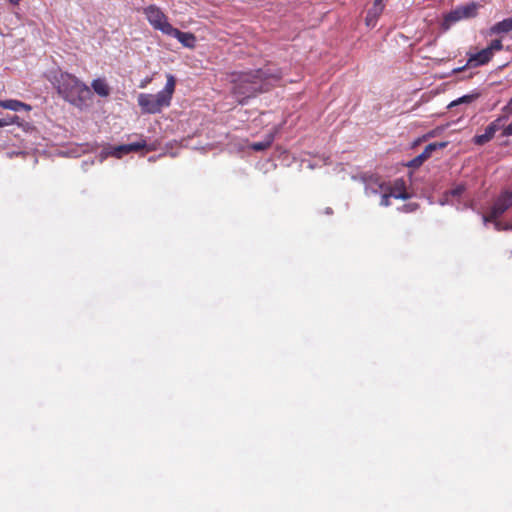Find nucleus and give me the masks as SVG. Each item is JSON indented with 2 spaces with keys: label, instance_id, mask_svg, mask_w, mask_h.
Listing matches in <instances>:
<instances>
[{
  "label": "nucleus",
  "instance_id": "1",
  "mask_svg": "<svg viewBox=\"0 0 512 512\" xmlns=\"http://www.w3.org/2000/svg\"><path fill=\"white\" fill-rule=\"evenodd\" d=\"M279 79L278 75L270 74L263 69L243 72L233 80L232 93L238 103L244 104L247 99L254 97L257 93L268 91L270 86Z\"/></svg>",
  "mask_w": 512,
  "mask_h": 512
},
{
  "label": "nucleus",
  "instance_id": "2",
  "mask_svg": "<svg viewBox=\"0 0 512 512\" xmlns=\"http://www.w3.org/2000/svg\"><path fill=\"white\" fill-rule=\"evenodd\" d=\"M53 85L59 96L79 109L88 107L92 101L91 89L70 73L60 72L55 76Z\"/></svg>",
  "mask_w": 512,
  "mask_h": 512
},
{
  "label": "nucleus",
  "instance_id": "3",
  "mask_svg": "<svg viewBox=\"0 0 512 512\" xmlns=\"http://www.w3.org/2000/svg\"><path fill=\"white\" fill-rule=\"evenodd\" d=\"M166 78L165 87L157 94L140 93L138 95L137 103L142 113L158 114L163 108H167L171 105L176 87V79L172 74H167Z\"/></svg>",
  "mask_w": 512,
  "mask_h": 512
},
{
  "label": "nucleus",
  "instance_id": "4",
  "mask_svg": "<svg viewBox=\"0 0 512 512\" xmlns=\"http://www.w3.org/2000/svg\"><path fill=\"white\" fill-rule=\"evenodd\" d=\"M502 49V41L500 39H494L486 48L477 53L471 54L467 60L466 66L478 67L485 65L491 61L495 52L501 51Z\"/></svg>",
  "mask_w": 512,
  "mask_h": 512
},
{
  "label": "nucleus",
  "instance_id": "5",
  "mask_svg": "<svg viewBox=\"0 0 512 512\" xmlns=\"http://www.w3.org/2000/svg\"><path fill=\"white\" fill-rule=\"evenodd\" d=\"M144 14L150 25L161 31L163 34H168L173 26L169 23L167 16L156 5H149L144 9Z\"/></svg>",
  "mask_w": 512,
  "mask_h": 512
},
{
  "label": "nucleus",
  "instance_id": "6",
  "mask_svg": "<svg viewBox=\"0 0 512 512\" xmlns=\"http://www.w3.org/2000/svg\"><path fill=\"white\" fill-rule=\"evenodd\" d=\"M512 207V191L502 192L495 200L485 221H494L498 219L505 211Z\"/></svg>",
  "mask_w": 512,
  "mask_h": 512
},
{
  "label": "nucleus",
  "instance_id": "7",
  "mask_svg": "<svg viewBox=\"0 0 512 512\" xmlns=\"http://www.w3.org/2000/svg\"><path fill=\"white\" fill-rule=\"evenodd\" d=\"M147 147V143L144 139H141L138 142L130 143V144H123L116 147L110 148L107 155L121 158L123 155L129 154L131 152H138L142 149H145Z\"/></svg>",
  "mask_w": 512,
  "mask_h": 512
},
{
  "label": "nucleus",
  "instance_id": "8",
  "mask_svg": "<svg viewBox=\"0 0 512 512\" xmlns=\"http://www.w3.org/2000/svg\"><path fill=\"white\" fill-rule=\"evenodd\" d=\"M167 35L176 38L184 47H195L196 37L193 33L182 32L179 29L173 27L172 29H170V32Z\"/></svg>",
  "mask_w": 512,
  "mask_h": 512
},
{
  "label": "nucleus",
  "instance_id": "9",
  "mask_svg": "<svg viewBox=\"0 0 512 512\" xmlns=\"http://www.w3.org/2000/svg\"><path fill=\"white\" fill-rule=\"evenodd\" d=\"M498 130V126L495 122L490 123L483 134H477L473 138V142L476 145H484L488 143L491 139H493L495 133Z\"/></svg>",
  "mask_w": 512,
  "mask_h": 512
},
{
  "label": "nucleus",
  "instance_id": "10",
  "mask_svg": "<svg viewBox=\"0 0 512 512\" xmlns=\"http://www.w3.org/2000/svg\"><path fill=\"white\" fill-rule=\"evenodd\" d=\"M510 31H512V16L495 23L493 26L489 28L487 34L489 36H492L497 34L509 33Z\"/></svg>",
  "mask_w": 512,
  "mask_h": 512
},
{
  "label": "nucleus",
  "instance_id": "11",
  "mask_svg": "<svg viewBox=\"0 0 512 512\" xmlns=\"http://www.w3.org/2000/svg\"><path fill=\"white\" fill-rule=\"evenodd\" d=\"M94 92L101 97H108L110 95V87L106 80L103 78L94 79L91 83Z\"/></svg>",
  "mask_w": 512,
  "mask_h": 512
},
{
  "label": "nucleus",
  "instance_id": "12",
  "mask_svg": "<svg viewBox=\"0 0 512 512\" xmlns=\"http://www.w3.org/2000/svg\"><path fill=\"white\" fill-rule=\"evenodd\" d=\"M0 107L4 108V109H9V110H12V111H20L22 109L24 110H31V106L24 103V102H21L19 100H14V99H10V100H0Z\"/></svg>",
  "mask_w": 512,
  "mask_h": 512
},
{
  "label": "nucleus",
  "instance_id": "13",
  "mask_svg": "<svg viewBox=\"0 0 512 512\" xmlns=\"http://www.w3.org/2000/svg\"><path fill=\"white\" fill-rule=\"evenodd\" d=\"M274 138L275 132H270L265 136L263 141L252 143L250 148L254 151H264L272 145Z\"/></svg>",
  "mask_w": 512,
  "mask_h": 512
},
{
  "label": "nucleus",
  "instance_id": "14",
  "mask_svg": "<svg viewBox=\"0 0 512 512\" xmlns=\"http://www.w3.org/2000/svg\"><path fill=\"white\" fill-rule=\"evenodd\" d=\"M384 10L382 1L375 0L373 7L367 13V20L376 19Z\"/></svg>",
  "mask_w": 512,
  "mask_h": 512
},
{
  "label": "nucleus",
  "instance_id": "15",
  "mask_svg": "<svg viewBox=\"0 0 512 512\" xmlns=\"http://www.w3.org/2000/svg\"><path fill=\"white\" fill-rule=\"evenodd\" d=\"M461 19H464L462 13H461V10L460 8L458 7L457 9L451 11L450 13H448L445 18H444V21L445 23H447L448 25L449 24H452V23H455Z\"/></svg>",
  "mask_w": 512,
  "mask_h": 512
},
{
  "label": "nucleus",
  "instance_id": "16",
  "mask_svg": "<svg viewBox=\"0 0 512 512\" xmlns=\"http://www.w3.org/2000/svg\"><path fill=\"white\" fill-rule=\"evenodd\" d=\"M464 18L475 17L477 14V7L475 4L459 7Z\"/></svg>",
  "mask_w": 512,
  "mask_h": 512
},
{
  "label": "nucleus",
  "instance_id": "17",
  "mask_svg": "<svg viewBox=\"0 0 512 512\" xmlns=\"http://www.w3.org/2000/svg\"><path fill=\"white\" fill-rule=\"evenodd\" d=\"M446 146L447 142L430 143L425 147L424 151H426L431 156L433 151H435L438 148H445Z\"/></svg>",
  "mask_w": 512,
  "mask_h": 512
},
{
  "label": "nucleus",
  "instance_id": "18",
  "mask_svg": "<svg viewBox=\"0 0 512 512\" xmlns=\"http://www.w3.org/2000/svg\"><path fill=\"white\" fill-rule=\"evenodd\" d=\"M391 195L396 199L406 200L409 198V194L405 190L398 189L397 187L391 190Z\"/></svg>",
  "mask_w": 512,
  "mask_h": 512
},
{
  "label": "nucleus",
  "instance_id": "19",
  "mask_svg": "<svg viewBox=\"0 0 512 512\" xmlns=\"http://www.w3.org/2000/svg\"><path fill=\"white\" fill-rule=\"evenodd\" d=\"M477 96H478L477 94L464 95V96L460 97L459 99H457L456 101H453L451 103V106L458 105L461 103H470V102L474 101L477 98Z\"/></svg>",
  "mask_w": 512,
  "mask_h": 512
},
{
  "label": "nucleus",
  "instance_id": "20",
  "mask_svg": "<svg viewBox=\"0 0 512 512\" xmlns=\"http://www.w3.org/2000/svg\"><path fill=\"white\" fill-rule=\"evenodd\" d=\"M419 205L417 203H408L404 204L400 210L405 213L414 212L418 209Z\"/></svg>",
  "mask_w": 512,
  "mask_h": 512
},
{
  "label": "nucleus",
  "instance_id": "21",
  "mask_svg": "<svg viewBox=\"0 0 512 512\" xmlns=\"http://www.w3.org/2000/svg\"><path fill=\"white\" fill-rule=\"evenodd\" d=\"M423 163H424L423 159L420 157V155H418L410 161L408 166L417 168V167H420Z\"/></svg>",
  "mask_w": 512,
  "mask_h": 512
},
{
  "label": "nucleus",
  "instance_id": "22",
  "mask_svg": "<svg viewBox=\"0 0 512 512\" xmlns=\"http://www.w3.org/2000/svg\"><path fill=\"white\" fill-rule=\"evenodd\" d=\"M465 188L463 185H458L456 186L455 188H453L452 190L449 191V194L451 196H460L462 195V193L464 192Z\"/></svg>",
  "mask_w": 512,
  "mask_h": 512
},
{
  "label": "nucleus",
  "instance_id": "23",
  "mask_svg": "<svg viewBox=\"0 0 512 512\" xmlns=\"http://www.w3.org/2000/svg\"><path fill=\"white\" fill-rule=\"evenodd\" d=\"M390 197H392L391 192L384 193L381 197L380 204L385 207L389 206L390 205Z\"/></svg>",
  "mask_w": 512,
  "mask_h": 512
},
{
  "label": "nucleus",
  "instance_id": "24",
  "mask_svg": "<svg viewBox=\"0 0 512 512\" xmlns=\"http://www.w3.org/2000/svg\"><path fill=\"white\" fill-rule=\"evenodd\" d=\"M17 118L16 116L10 118V119H0V127L7 126L9 124H12L14 122V119Z\"/></svg>",
  "mask_w": 512,
  "mask_h": 512
},
{
  "label": "nucleus",
  "instance_id": "25",
  "mask_svg": "<svg viewBox=\"0 0 512 512\" xmlns=\"http://www.w3.org/2000/svg\"><path fill=\"white\" fill-rule=\"evenodd\" d=\"M503 134L505 136H511L512 135V123H510L509 125H507L505 127Z\"/></svg>",
  "mask_w": 512,
  "mask_h": 512
},
{
  "label": "nucleus",
  "instance_id": "26",
  "mask_svg": "<svg viewBox=\"0 0 512 512\" xmlns=\"http://www.w3.org/2000/svg\"><path fill=\"white\" fill-rule=\"evenodd\" d=\"M420 157L423 159V161L425 162L428 158H430L431 156L426 152V151H422L421 154H419Z\"/></svg>",
  "mask_w": 512,
  "mask_h": 512
},
{
  "label": "nucleus",
  "instance_id": "27",
  "mask_svg": "<svg viewBox=\"0 0 512 512\" xmlns=\"http://www.w3.org/2000/svg\"><path fill=\"white\" fill-rule=\"evenodd\" d=\"M434 136H435V132L431 131V132H428L426 135H424L423 139L426 140V139L434 137Z\"/></svg>",
  "mask_w": 512,
  "mask_h": 512
},
{
  "label": "nucleus",
  "instance_id": "28",
  "mask_svg": "<svg viewBox=\"0 0 512 512\" xmlns=\"http://www.w3.org/2000/svg\"><path fill=\"white\" fill-rule=\"evenodd\" d=\"M147 82H148V81H144V82H142V83L140 84V87H141V88H144V87L146 86Z\"/></svg>",
  "mask_w": 512,
  "mask_h": 512
},
{
  "label": "nucleus",
  "instance_id": "29",
  "mask_svg": "<svg viewBox=\"0 0 512 512\" xmlns=\"http://www.w3.org/2000/svg\"><path fill=\"white\" fill-rule=\"evenodd\" d=\"M463 69H464V67L455 69V72L462 71Z\"/></svg>",
  "mask_w": 512,
  "mask_h": 512
}]
</instances>
